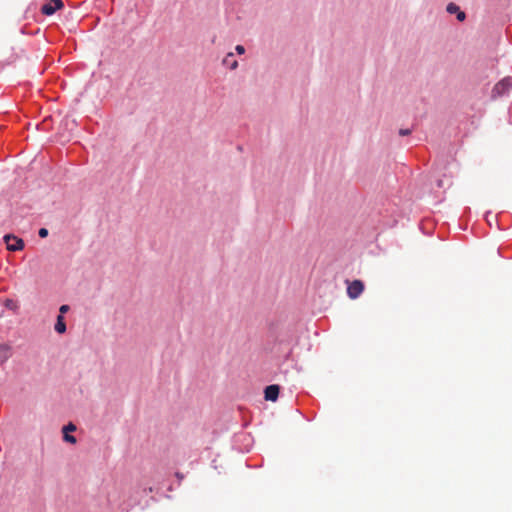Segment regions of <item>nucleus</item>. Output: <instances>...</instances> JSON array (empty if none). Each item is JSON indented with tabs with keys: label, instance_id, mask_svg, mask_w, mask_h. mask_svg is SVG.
Returning <instances> with one entry per match:
<instances>
[{
	"label": "nucleus",
	"instance_id": "obj_1",
	"mask_svg": "<svg viewBox=\"0 0 512 512\" xmlns=\"http://www.w3.org/2000/svg\"><path fill=\"white\" fill-rule=\"evenodd\" d=\"M511 89L512 77L506 76L494 85L491 94L493 98H498L508 93Z\"/></svg>",
	"mask_w": 512,
	"mask_h": 512
},
{
	"label": "nucleus",
	"instance_id": "obj_2",
	"mask_svg": "<svg viewBox=\"0 0 512 512\" xmlns=\"http://www.w3.org/2000/svg\"><path fill=\"white\" fill-rule=\"evenodd\" d=\"M4 241L9 251H20L24 248V241L14 235H5Z\"/></svg>",
	"mask_w": 512,
	"mask_h": 512
},
{
	"label": "nucleus",
	"instance_id": "obj_3",
	"mask_svg": "<svg viewBox=\"0 0 512 512\" xmlns=\"http://www.w3.org/2000/svg\"><path fill=\"white\" fill-rule=\"evenodd\" d=\"M64 4L62 0H49L47 3L43 4L41 7V12L44 15L50 16L53 15L57 10L63 8Z\"/></svg>",
	"mask_w": 512,
	"mask_h": 512
},
{
	"label": "nucleus",
	"instance_id": "obj_4",
	"mask_svg": "<svg viewBox=\"0 0 512 512\" xmlns=\"http://www.w3.org/2000/svg\"><path fill=\"white\" fill-rule=\"evenodd\" d=\"M279 386L278 385H269L265 388L264 394L265 399L268 401H276L279 396Z\"/></svg>",
	"mask_w": 512,
	"mask_h": 512
},
{
	"label": "nucleus",
	"instance_id": "obj_5",
	"mask_svg": "<svg viewBox=\"0 0 512 512\" xmlns=\"http://www.w3.org/2000/svg\"><path fill=\"white\" fill-rule=\"evenodd\" d=\"M54 329L59 334L66 332V323L62 315H58Z\"/></svg>",
	"mask_w": 512,
	"mask_h": 512
},
{
	"label": "nucleus",
	"instance_id": "obj_6",
	"mask_svg": "<svg viewBox=\"0 0 512 512\" xmlns=\"http://www.w3.org/2000/svg\"><path fill=\"white\" fill-rule=\"evenodd\" d=\"M364 290V284L360 280H354V299L357 298Z\"/></svg>",
	"mask_w": 512,
	"mask_h": 512
},
{
	"label": "nucleus",
	"instance_id": "obj_7",
	"mask_svg": "<svg viewBox=\"0 0 512 512\" xmlns=\"http://www.w3.org/2000/svg\"><path fill=\"white\" fill-rule=\"evenodd\" d=\"M63 438L69 444H72V445L76 444V438L74 436L70 435L69 432L68 433H66V432L63 433Z\"/></svg>",
	"mask_w": 512,
	"mask_h": 512
},
{
	"label": "nucleus",
	"instance_id": "obj_8",
	"mask_svg": "<svg viewBox=\"0 0 512 512\" xmlns=\"http://www.w3.org/2000/svg\"><path fill=\"white\" fill-rule=\"evenodd\" d=\"M447 11L451 14L457 13L459 11V7L454 3H450L447 6Z\"/></svg>",
	"mask_w": 512,
	"mask_h": 512
},
{
	"label": "nucleus",
	"instance_id": "obj_9",
	"mask_svg": "<svg viewBox=\"0 0 512 512\" xmlns=\"http://www.w3.org/2000/svg\"><path fill=\"white\" fill-rule=\"evenodd\" d=\"M75 430H76V426L74 424H72V423H70V424H68V425L63 427V433H65V432L66 433L73 432Z\"/></svg>",
	"mask_w": 512,
	"mask_h": 512
},
{
	"label": "nucleus",
	"instance_id": "obj_10",
	"mask_svg": "<svg viewBox=\"0 0 512 512\" xmlns=\"http://www.w3.org/2000/svg\"><path fill=\"white\" fill-rule=\"evenodd\" d=\"M346 284H347V294L350 298H352V292H353L352 282H350L349 280H346Z\"/></svg>",
	"mask_w": 512,
	"mask_h": 512
},
{
	"label": "nucleus",
	"instance_id": "obj_11",
	"mask_svg": "<svg viewBox=\"0 0 512 512\" xmlns=\"http://www.w3.org/2000/svg\"><path fill=\"white\" fill-rule=\"evenodd\" d=\"M70 307L66 304L60 306L59 308V312H60V315L63 316V314L67 313L69 311Z\"/></svg>",
	"mask_w": 512,
	"mask_h": 512
},
{
	"label": "nucleus",
	"instance_id": "obj_12",
	"mask_svg": "<svg viewBox=\"0 0 512 512\" xmlns=\"http://www.w3.org/2000/svg\"><path fill=\"white\" fill-rule=\"evenodd\" d=\"M38 235L41 237V238H45L47 237L48 235V230L46 228H41L38 232Z\"/></svg>",
	"mask_w": 512,
	"mask_h": 512
},
{
	"label": "nucleus",
	"instance_id": "obj_13",
	"mask_svg": "<svg viewBox=\"0 0 512 512\" xmlns=\"http://www.w3.org/2000/svg\"><path fill=\"white\" fill-rule=\"evenodd\" d=\"M465 17H466V15H465V13H464L463 11H460V10H459V11L457 12V19H458L459 21H463V20L465 19Z\"/></svg>",
	"mask_w": 512,
	"mask_h": 512
},
{
	"label": "nucleus",
	"instance_id": "obj_14",
	"mask_svg": "<svg viewBox=\"0 0 512 512\" xmlns=\"http://www.w3.org/2000/svg\"><path fill=\"white\" fill-rule=\"evenodd\" d=\"M399 134L401 136H407V135L411 134V130L410 129H400Z\"/></svg>",
	"mask_w": 512,
	"mask_h": 512
},
{
	"label": "nucleus",
	"instance_id": "obj_15",
	"mask_svg": "<svg viewBox=\"0 0 512 512\" xmlns=\"http://www.w3.org/2000/svg\"><path fill=\"white\" fill-rule=\"evenodd\" d=\"M235 50L238 54H243L245 52V48L242 45H237Z\"/></svg>",
	"mask_w": 512,
	"mask_h": 512
},
{
	"label": "nucleus",
	"instance_id": "obj_16",
	"mask_svg": "<svg viewBox=\"0 0 512 512\" xmlns=\"http://www.w3.org/2000/svg\"><path fill=\"white\" fill-rule=\"evenodd\" d=\"M237 66H238L237 61H235V60L234 61H230V69L234 70V69L237 68Z\"/></svg>",
	"mask_w": 512,
	"mask_h": 512
},
{
	"label": "nucleus",
	"instance_id": "obj_17",
	"mask_svg": "<svg viewBox=\"0 0 512 512\" xmlns=\"http://www.w3.org/2000/svg\"><path fill=\"white\" fill-rule=\"evenodd\" d=\"M237 66H238L237 61H235V60L234 61H230V69L234 70V69L237 68Z\"/></svg>",
	"mask_w": 512,
	"mask_h": 512
},
{
	"label": "nucleus",
	"instance_id": "obj_18",
	"mask_svg": "<svg viewBox=\"0 0 512 512\" xmlns=\"http://www.w3.org/2000/svg\"><path fill=\"white\" fill-rule=\"evenodd\" d=\"M231 57H233V53L230 52L227 54L226 58L224 59V63H228V59Z\"/></svg>",
	"mask_w": 512,
	"mask_h": 512
},
{
	"label": "nucleus",
	"instance_id": "obj_19",
	"mask_svg": "<svg viewBox=\"0 0 512 512\" xmlns=\"http://www.w3.org/2000/svg\"><path fill=\"white\" fill-rule=\"evenodd\" d=\"M0 349L1 350H4L5 352H8L9 351V347L6 346V345H0Z\"/></svg>",
	"mask_w": 512,
	"mask_h": 512
}]
</instances>
